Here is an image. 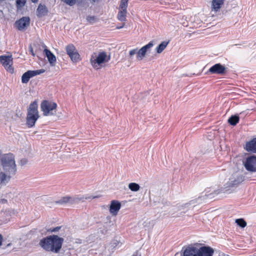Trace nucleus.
Wrapping results in <instances>:
<instances>
[{
	"instance_id": "f257e3e1",
	"label": "nucleus",
	"mask_w": 256,
	"mask_h": 256,
	"mask_svg": "<svg viewBox=\"0 0 256 256\" xmlns=\"http://www.w3.org/2000/svg\"><path fill=\"white\" fill-rule=\"evenodd\" d=\"M64 242V238L53 234L43 238L40 240L38 245L46 252L58 254L60 252Z\"/></svg>"
},
{
	"instance_id": "f03ea898",
	"label": "nucleus",
	"mask_w": 256,
	"mask_h": 256,
	"mask_svg": "<svg viewBox=\"0 0 256 256\" xmlns=\"http://www.w3.org/2000/svg\"><path fill=\"white\" fill-rule=\"evenodd\" d=\"M1 166L4 171L10 174H16L17 171L14 156L12 154L8 153L2 155L0 158Z\"/></svg>"
},
{
	"instance_id": "7ed1b4c3",
	"label": "nucleus",
	"mask_w": 256,
	"mask_h": 256,
	"mask_svg": "<svg viewBox=\"0 0 256 256\" xmlns=\"http://www.w3.org/2000/svg\"><path fill=\"white\" fill-rule=\"evenodd\" d=\"M38 108V103L36 101H34L30 104L28 108L26 125L28 128L34 127L40 117Z\"/></svg>"
},
{
	"instance_id": "20e7f679",
	"label": "nucleus",
	"mask_w": 256,
	"mask_h": 256,
	"mask_svg": "<svg viewBox=\"0 0 256 256\" xmlns=\"http://www.w3.org/2000/svg\"><path fill=\"white\" fill-rule=\"evenodd\" d=\"M110 59V56H108L106 52H100L96 58L92 56L90 62L94 68L98 69L101 66L102 64L108 62Z\"/></svg>"
},
{
	"instance_id": "39448f33",
	"label": "nucleus",
	"mask_w": 256,
	"mask_h": 256,
	"mask_svg": "<svg viewBox=\"0 0 256 256\" xmlns=\"http://www.w3.org/2000/svg\"><path fill=\"white\" fill-rule=\"evenodd\" d=\"M98 196H77L74 198L70 196H64L61 198L60 200L56 201L54 202L56 204H64L70 202H78L80 201L84 202L85 200L94 199L99 198Z\"/></svg>"
},
{
	"instance_id": "423d86ee",
	"label": "nucleus",
	"mask_w": 256,
	"mask_h": 256,
	"mask_svg": "<svg viewBox=\"0 0 256 256\" xmlns=\"http://www.w3.org/2000/svg\"><path fill=\"white\" fill-rule=\"evenodd\" d=\"M57 104L54 102H49L48 100H44L40 104V108L45 116L53 115L56 112V110Z\"/></svg>"
},
{
	"instance_id": "0eeeda50",
	"label": "nucleus",
	"mask_w": 256,
	"mask_h": 256,
	"mask_svg": "<svg viewBox=\"0 0 256 256\" xmlns=\"http://www.w3.org/2000/svg\"><path fill=\"white\" fill-rule=\"evenodd\" d=\"M12 56H0V62L4 67L6 70L10 72L13 74L14 72L12 65Z\"/></svg>"
},
{
	"instance_id": "6e6552de",
	"label": "nucleus",
	"mask_w": 256,
	"mask_h": 256,
	"mask_svg": "<svg viewBox=\"0 0 256 256\" xmlns=\"http://www.w3.org/2000/svg\"><path fill=\"white\" fill-rule=\"evenodd\" d=\"M67 54L73 62H77L80 60V55L73 44H70L66 46Z\"/></svg>"
},
{
	"instance_id": "1a4fd4ad",
	"label": "nucleus",
	"mask_w": 256,
	"mask_h": 256,
	"mask_svg": "<svg viewBox=\"0 0 256 256\" xmlns=\"http://www.w3.org/2000/svg\"><path fill=\"white\" fill-rule=\"evenodd\" d=\"M244 166L248 171L256 172V156L252 155L247 157L244 162Z\"/></svg>"
},
{
	"instance_id": "9d476101",
	"label": "nucleus",
	"mask_w": 256,
	"mask_h": 256,
	"mask_svg": "<svg viewBox=\"0 0 256 256\" xmlns=\"http://www.w3.org/2000/svg\"><path fill=\"white\" fill-rule=\"evenodd\" d=\"M45 72L44 69H40L35 70H28L24 72L22 76V82L23 84H27L30 79L36 76L42 74Z\"/></svg>"
},
{
	"instance_id": "9b49d317",
	"label": "nucleus",
	"mask_w": 256,
	"mask_h": 256,
	"mask_svg": "<svg viewBox=\"0 0 256 256\" xmlns=\"http://www.w3.org/2000/svg\"><path fill=\"white\" fill-rule=\"evenodd\" d=\"M226 69L224 66L220 63H218L211 66L206 74L223 75L226 74Z\"/></svg>"
},
{
	"instance_id": "f8f14e48",
	"label": "nucleus",
	"mask_w": 256,
	"mask_h": 256,
	"mask_svg": "<svg viewBox=\"0 0 256 256\" xmlns=\"http://www.w3.org/2000/svg\"><path fill=\"white\" fill-rule=\"evenodd\" d=\"M244 180V177L242 174H234L230 178L227 182L228 187H232L238 186Z\"/></svg>"
},
{
	"instance_id": "ddd939ff",
	"label": "nucleus",
	"mask_w": 256,
	"mask_h": 256,
	"mask_svg": "<svg viewBox=\"0 0 256 256\" xmlns=\"http://www.w3.org/2000/svg\"><path fill=\"white\" fill-rule=\"evenodd\" d=\"M154 46L152 41H150L147 44L142 46L139 50H138L136 58L139 60H142L146 56L147 52H150V48Z\"/></svg>"
},
{
	"instance_id": "4468645a",
	"label": "nucleus",
	"mask_w": 256,
	"mask_h": 256,
	"mask_svg": "<svg viewBox=\"0 0 256 256\" xmlns=\"http://www.w3.org/2000/svg\"><path fill=\"white\" fill-rule=\"evenodd\" d=\"M15 174H10L9 172L4 171L0 168V185L6 186L7 184L12 176Z\"/></svg>"
},
{
	"instance_id": "2eb2a0df",
	"label": "nucleus",
	"mask_w": 256,
	"mask_h": 256,
	"mask_svg": "<svg viewBox=\"0 0 256 256\" xmlns=\"http://www.w3.org/2000/svg\"><path fill=\"white\" fill-rule=\"evenodd\" d=\"M30 23V18L28 16H24L18 20L16 22V28L19 30H25L29 26Z\"/></svg>"
},
{
	"instance_id": "dca6fc26",
	"label": "nucleus",
	"mask_w": 256,
	"mask_h": 256,
	"mask_svg": "<svg viewBox=\"0 0 256 256\" xmlns=\"http://www.w3.org/2000/svg\"><path fill=\"white\" fill-rule=\"evenodd\" d=\"M198 256H213L214 250L209 246H202L198 248Z\"/></svg>"
},
{
	"instance_id": "f3484780",
	"label": "nucleus",
	"mask_w": 256,
	"mask_h": 256,
	"mask_svg": "<svg viewBox=\"0 0 256 256\" xmlns=\"http://www.w3.org/2000/svg\"><path fill=\"white\" fill-rule=\"evenodd\" d=\"M45 48L44 50V53L48 58V61L50 65L52 66H54L56 63V57L50 50L47 48L46 46H44Z\"/></svg>"
},
{
	"instance_id": "a211bd4d",
	"label": "nucleus",
	"mask_w": 256,
	"mask_h": 256,
	"mask_svg": "<svg viewBox=\"0 0 256 256\" xmlns=\"http://www.w3.org/2000/svg\"><path fill=\"white\" fill-rule=\"evenodd\" d=\"M120 207L121 204L118 201L112 200L110 207V212L113 215H116Z\"/></svg>"
},
{
	"instance_id": "6ab92c4d",
	"label": "nucleus",
	"mask_w": 256,
	"mask_h": 256,
	"mask_svg": "<svg viewBox=\"0 0 256 256\" xmlns=\"http://www.w3.org/2000/svg\"><path fill=\"white\" fill-rule=\"evenodd\" d=\"M182 256H198V248L195 246H188L184 250Z\"/></svg>"
},
{
	"instance_id": "aec40b11",
	"label": "nucleus",
	"mask_w": 256,
	"mask_h": 256,
	"mask_svg": "<svg viewBox=\"0 0 256 256\" xmlns=\"http://www.w3.org/2000/svg\"><path fill=\"white\" fill-rule=\"evenodd\" d=\"M246 150L248 152L256 153V138L246 143Z\"/></svg>"
},
{
	"instance_id": "412c9836",
	"label": "nucleus",
	"mask_w": 256,
	"mask_h": 256,
	"mask_svg": "<svg viewBox=\"0 0 256 256\" xmlns=\"http://www.w3.org/2000/svg\"><path fill=\"white\" fill-rule=\"evenodd\" d=\"M224 3V0H212V10L215 12H218Z\"/></svg>"
},
{
	"instance_id": "4be33fe9",
	"label": "nucleus",
	"mask_w": 256,
	"mask_h": 256,
	"mask_svg": "<svg viewBox=\"0 0 256 256\" xmlns=\"http://www.w3.org/2000/svg\"><path fill=\"white\" fill-rule=\"evenodd\" d=\"M48 9L45 5L40 4L37 8V16L39 18L47 15Z\"/></svg>"
},
{
	"instance_id": "5701e85b",
	"label": "nucleus",
	"mask_w": 256,
	"mask_h": 256,
	"mask_svg": "<svg viewBox=\"0 0 256 256\" xmlns=\"http://www.w3.org/2000/svg\"><path fill=\"white\" fill-rule=\"evenodd\" d=\"M208 192H209V191L208 192L207 191L206 192V193L205 194L204 196L199 197L198 199V200H202V199L204 200L206 198H214V196L215 195H217L218 194H220L221 192V190H214L213 192H212L211 193L207 194Z\"/></svg>"
},
{
	"instance_id": "b1692460",
	"label": "nucleus",
	"mask_w": 256,
	"mask_h": 256,
	"mask_svg": "<svg viewBox=\"0 0 256 256\" xmlns=\"http://www.w3.org/2000/svg\"><path fill=\"white\" fill-rule=\"evenodd\" d=\"M240 117L238 114L232 115L228 119V122L232 126H235L239 122Z\"/></svg>"
},
{
	"instance_id": "393cba45",
	"label": "nucleus",
	"mask_w": 256,
	"mask_h": 256,
	"mask_svg": "<svg viewBox=\"0 0 256 256\" xmlns=\"http://www.w3.org/2000/svg\"><path fill=\"white\" fill-rule=\"evenodd\" d=\"M127 13V10H120L118 12V20L121 22H124L126 20V14Z\"/></svg>"
},
{
	"instance_id": "a878e982",
	"label": "nucleus",
	"mask_w": 256,
	"mask_h": 256,
	"mask_svg": "<svg viewBox=\"0 0 256 256\" xmlns=\"http://www.w3.org/2000/svg\"><path fill=\"white\" fill-rule=\"evenodd\" d=\"M168 44V42H162L156 48V52L158 54H160L166 47Z\"/></svg>"
},
{
	"instance_id": "bb28decb",
	"label": "nucleus",
	"mask_w": 256,
	"mask_h": 256,
	"mask_svg": "<svg viewBox=\"0 0 256 256\" xmlns=\"http://www.w3.org/2000/svg\"><path fill=\"white\" fill-rule=\"evenodd\" d=\"M128 188L132 192H137L140 190L138 184L135 182H131L128 184Z\"/></svg>"
},
{
	"instance_id": "cd10ccee",
	"label": "nucleus",
	"mask_w": 256,
	"mask_h": 256,
	"mask_svg": "<svg viewBox=\"0 0 256 256\" xmlns=\"http://www.w3.org/2000/svg\"><path fill=\"white\" fill-rule=\"evenodd\" d=\"M236 222L241 228H244L246 226V222L242 218H238L236 220Z\"/></svg>"
},
{
	"instance_id": "c85d7f7f",
	"label": "nucleus",
	"mask_w": 256,
	"mask_h": 256,
	"mask_svg": "<svg viewBox=\"0 0 256 256\" xmlns=\"http://www.w3.org/2000/svg\"><path fill=\"white\" fill-rule=\"evenodd\" d=\"M128 0H120V10H126Z\"/></svg>"
},
{
	"instance_id": "c756f323",
	"label": "nucleus",
	"mask_w": 256,
	"mask_h": 256,
	"mask_svg": "<svg viewBox=\"0 0 256 256\" xmlns=\"http://www.w3.org/2000/svg\"><path fill=\"white\" fill-rule=\"evenodd\" d=\"M26 3V0H16V6L18 8L23 7Z\"/></svg>"
},
{
	"instance_id": "7c9ffc66",
	"label": "nucleus",
	"mask_w": 256,
	"mask_h": 256,
	"mask_svg": "<svg viewBox=\"0 0 256 256\" xmlns=\"http://www.w3.org/2000/svg\"><path fill=\"white\" fill-rule=\"evenodd\" d=\"M70 6H73L76 3V0H60Z\"/></svg>"
},
{
	"instance_id": "2f4dec72",
	"label": "nucleus",
	"mask_w": 256,
	"mask_h": 256,
	"mask_svg": "<svg viewBox=\"0 0 256 256\" xmlns=\"http://www.w3.org/2000/svg\"><path fill=\"white\" fill-rule=\"evenodd\" d=\"M62 226H56L54 228H50L49 230H48V232H58L60 228Z\"/></svg>"
},
{
	"instance_id": "473e14b6",
	"label": "nucleus",
	"mask_w": 256,
	"mask_h": 256,
	"mask_svg": "<svg viewBox=\"0 0 256 256\" xmlns=\"http://www.w3.org/2000/svg\"><path fill=\"white\" fill-rule=\"evenodd\" d=\"M86 19L89 22L93 24L95 21L96 17L94 16H88Z\"/></svg>"
},
{
	"instance_id": "72a5a7b5",
	"label": "nucleus",
	"mask_w": 256,
	"mask_h": 256,
	"mask_svg": "<svg viewBox=\"0 0 256 256\" xmlns=\"http://www.w3.org/2000/svg\"><path fill=\"white\" fill-rule=\"evenodd\" d=\"M129 54L130 56H132L133 55H134L135 54H136V55H137L138 54V48H136L130 50L129 52Z\"/></svg>"
},
{
	"instance_id": "f704fd0d",
	"label": "nucleus",
	"mask_w": 256,
	"mask_h": 256,
	"mask_svg": "<svg viewBox=\"0 0 256 256\" xmlns=\"http://www.w3.org/2000/svg\"><path fill=\"white\" fill-rule=\"evenodd\" d=\"M28 160L26 158H22L20 160V164L22 166H23L26 164Z\"/></svg>"
},
{
	"instance_id": "c9c22d12",
	"label": "nucleus",
	"mask_w": 256,
	"mask_h": 256,
	"mask_svg": "<svg viewBox=\"0 0 256 256\" xmlns=\"http://www.w3.org/2000/svg\"><path fill=\"white\" fill-rule=\"evenodd\" d=\"M8 200L4 198L0 199V204H7Z\"/></svg>"
},
{
	"instance_id": "e433bc0d",
	"label": "nucleus",
	"mask_w": 256,
	"mask_h": 256,
	"mask_svg": "<svg viewBox=\"0 0 256 256\" xmlns=\"http://www.w3.org/2000/svg\"><path fill=\"white\" fill-rule=\"evenodd\" d=\"M132 256H141V254H140L138 252V250L136 251V252H134L133 254L132 255Z\"/></svg>"
},
{
	"instance_id": "4c0bfd02",
	"label": "nucleus",
	"mask_w": 256,
	"mask_h": 256,
	"mask_svg": "<svg viewBox=\"0 0 256 256\" xmlns=\"http://www.w3.org/2000/svg\"><path fill=\"white\" fill-rule=\"evenodd\" d=\"M2 240H3V236L1 234H0V246H2Z\"/></svg>"
},
{
	"instance_id": "58836bf2",
	"label": "nucleus",
	"mask_w": 256,
	"mask_h": 256,
	"mask_svg": "<svg viewBox=\"0 0 256 256\" xmlns=\"http://www.w3.org/2000/svg\"><path fill=\"white\" fill-rule=\"evenodd\" d=\"M30 52L31 53V54L33 56H35V54L33 51V50H32V48L30 46Z\"/></svg>"
},
{
	"instance_id": "ea45409f",
	"label": "nucleus",
	"mask_w": 256,
	"mask_h": 256,
	"mask_svg": "<svg viewBox=\"0 0 256 256\" xmlns=\"http://www.w3.org/2000/svg\"><path fill=\"white\" fill-rule=\"evenodd\" d=\"M38 0H31V1L33 2V3H36L38 2Z\"/></svg>"
},
{
	"instance_id": "a19ab883",
	"label": "nucleus",
	"mask_w": 256,
	"mask_h": 256,
	"mask_svg": "<svg viewBox=\"0 0 256 256\" xmlns=\"http://www.w3.org/2000/svg\"><path fill=\"white\" fill-rule=\"evenodd\" d=\"M122 28V26H119V27H117V28L118 29H120V28Z\"/></svg>"
}]
</instances>
